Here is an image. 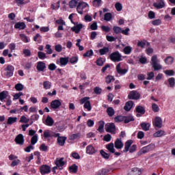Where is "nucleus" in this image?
<instances>
[{
    "label": "nucleus",
    "instance_id": "f257e3e1",
    "mask_svg": "<svg viewBox=\"0 0 175 175\" xmlns=\"http://www.w3.org/2000/svg\"><path fill=\"white\" fill-rule=\"evenodd\" d=\"M133 141L132 139H129L124 144V150L123 152H128L129 151L131 153L135 152L136 151V148H137L136 145H133Z\"/></svg>",
    "mask_w": 175,
    "mask_h": 175
},
{
    "label": "nucleus",
    "instance_id": "f03ea898",
    "mask_svg": "<svg viewBox=\"0 0 175 175\" xmlns=\"http://www.w3.org/2000/svg\"><path fill=\"white\" fill-rule=\"evenodd\" d=\"M77 11L79 14H83L84 13L88 12V5L85 2L79 3L77 7Z\"/></svg>",
    "mask_w": 175,
    "mask_h": 175
},
{
    "label": "nucleus",
    "instance_id": "7ed1b4c3",
    "mask_svg": "<svg viewBox=\"0 0 175 175\" xmlns=\"http://www.w3.org/2000/svg\"><path fill=\"white\" fill-rule=\"evenodd\" d=\"M151 61L152 66L154 70H161V69H162V66L158 64V57H157V55H154L152 57Z\"/></svg>",
    "mask_w": 175,
    "mask_h": 175
},
{
    "label": "nucleus",
    "instance_id": "20e7f679",
    "mask_svg": "<svg viewBox=\"0 0 175 175\" xmlns=\"http://www.w3.org/2000/svg\"><path fill=\"white\" fill-rule=\"evenodd\" d=\"M109 57L110 59L113 62H120V61H122V55H121L118 51L112 53Z\"/></svg>",
    "mask_w": 175,
    "mask_h": 175
},
{
    "label": "nucleus",
    "instance_id": "39448f33",
    "mask_svg": "<svg viewBox=\"0 0 175 175\" xmlns=\"http://www.w3.org/2000/svg\"><path fill=\"white\" fill-rule=\"evenodd\" d=\"M14 72V66L12 65H8L5 68H4V76L5 77H12Z\"/></svg>",
    "mask_w": 175,
    "mask_h": 175
},
{
    "label": "nucleus",
    "instance_id": "423d86ee",
    "mask_svg": "<svg viewBox=\"0 0 175 175\" xmlns=\"http://www.w3.org/2000/svg\"><path fill=\"white\" fill-rule=\"evenodd\" d=\"M105 131L114 135L116 133V124L114 123H107L105 124Z\"/></svg>",
    "mask_w": 175,
    "mask_h": 175
},
{
    "label": "nucleus",
    "instance_id": "0eeeda50",
    "mask_svg": "<svg viewBox=\"0 0 175 175\" xmlns=\"http://www.w3.org/2000/svg\"><path fill=\"white\" fill-rule=\"evenodd\" d=\"M40 172L42 175L49 174L51 172V168L47 165H42L40 167Z\"/></svg>",
    "mask_w": 175,
    "mask_h": 175
},
{
    "label": "nucleus",
    "instance_id": "6e6552de",
    "mask_svg": "<svg viewBox=\"0 0 175 175\" xmlns=\"http://www.w3.org/2000/svg\"><path fill=\"white\" fill-rule=\"evenodd\" d=\"M59 133H55L53 131L50 130H45L44 131V139H47L49 137H58L59 136Z\"/></svg>",
    "mask_w": 175,
    "mask_h": 175
},
{
    "label": "nucleus",
    "instance_id": "1a4fd4ad",
    "mask_svg": "<svg viewBox=\"0 0 175 175\" xmlns=\"http://www.w3.org/2000/svg\"><path fill=\"white\" fill-rule=\"evenodd\" d=\"M124 68V63H119L116 66V71L119 75H126V73L128 72V70L126 68Z\"/></svg>",
    "mask_w": 175,
    "mask_h": 175
},
{
    "label": "nucleus",
    "instance_id": "9d476101",
    "mask_svg": "<svg viewBox=\"0 0 175 175\" xmlns=\"http://www.w3.org/2000/svg\"><path fill=\"white\" fill-rule=\"evenodd\" d=\"M128 97L129 99H134L135 100H137V99L140 98V94H139V92L135 90H133L130 92Z\"/></svg>",
    "mask_w": 175,
    "mask_h": 175
},
{
    "label": "nucleus",
    "instance_id": "9b49d317",
    "mask_svg": "<svg viewBox=\"0 0 175 175\" xmlns=\"http://www.w3.org/2000/svg\"><path fill=\"white\" fill-rule=\"evenodd\" d=\"M55 164L57 167H59V170H62V169H64L62 166L65 165V161H64V157L56 159L55 161Z\"/></svg>",
    "mask_w": 175,
    "mask_h": 175
},
{
    "label": "nucleus",
    "instance_id": "f8f14e48",
    "mask_svg": "<svg viewBox=\"0 0 175 175\" xmlns=\"http://www.w3.org/2000/svg\"><path fill=\"white\" fill-rule=\"evenodd\" d=\"M162 118L159 116H157L153 122V125L156 126V128H161L162 126Z\"/></svg>",
    "mask_w": 175,
    "mask_h": 175
},
{
    "label": "nucleus",
    "instance_id": "ddd939ff",
    "mask_svg": "<svg viewBox=\"0 0 175 175\" xmlns=\"http://www.w3.org/2000/svg\"><path fill=\"white\" fill-rule=\"evenodd\" d=\"M153 6L156 8V9H163L165 8V1L163 0H159L157 3H153Z\"/></svg>",
    "mask_w": 175,
    "mask_h": 175
},
{
    "label": "nucleus",
    "instance_id": "4468645a",
    "mask_svg": "<svg viewBox=\"0 0 175 175\" xmlns=\"http://www.w3.org/2000/svg\"><path fill=\"white\" fill-rule=\"evenodd\" d=\"M15 142L16 144H20V146H23L24 144V136L23 134L18 135L15 138Z\"/></svg>",
    "mask_w": 175,
    "mask_h": 175
},
{
    "label": "nucleus",
    "instance_id": "2eb2a0df",
    "mask_svg": "<svg viewBox=\"0 0 175 175\" xmlns=\"http://www.w3.org/2000/svg\"><path fill=\"white\" fill-rule=\"evenodd\" d=\"M62 105V103L59 100H54L51 103V107L55 109H58Z\"/></svg>",
    "mask_w": 175,
    "mask_h": 175
},
{
    "label": "nucleus",
    "instance_id": "dca6fc26",
    "mask_svg": "<svg viewBox=\"0 0 175 175\" xmlns=\"http://www.w3.org/2000/svg\"><path fill=\"white\" fill-rule=\"evenodd\" d=\"M36 68L38 72H44L46 68V63H44L43 62H38L37 63Z\"/></svg>",
    "mask_w": 175,
    "mask_h": 175
},
{
    "label": "nucleus",
    "instance_id": "f3484780",
    "mask_svg": "<svg viewBox=\"0 0 175 175\" xmlns=\"http://www.w3.org/2000/svg\"><path fill=\"white\" fill-rule=\"evenodd\" d=\"M96 150H95V148L92 145H89L86 147V154H89L90 155H92L94 154H96Z\"/></svg>",
    "mask_w": 175,
    "mask_h": 175
},
{
    "label": "nucleus",
    "instance_id": "a211bd4d",
    "mask_svg": "<svg viewBox=\"0 0 175 175\" xmlns=\"http://www.w3.org/2000/svg\"><path fill=\"white\" fill-rule=\"evenodd\" d=\"M115 148H117V150H121V148H122V147H124V144L122 143V141L121 140V139H117L115 141Z\"/></svg>",
    "mask_w": 175,
    "mask_h": 175
},
{
    "label": "nucleus",
    "instance_id": "6ab92c4d",
    "mask_svg": "<svg viewBox=\"0 0 175 175\" xmlns=\"http://www.w3.org/2000/svg\"><path fill=\"white\" fill-rule=\"evenodd\" d=\"M133 107V101L129 100L126 103L124 109L125 111H131V109Z\"/></svg>",
    "mask_w": 175,
    "mask_h": 175
},
{
    "label": "nucleus",
    "instance_id": "aec40b11",
    "mask_svg": "<svg viewBox=\"0 0 175 175\" xmlns=\"http://www.w3.org/2000/svg\"><path fill=\"white\" fill-rule=\"evenodd\" d=\"M82 29H83V24H79L72 27L71 31H72V32H75V33H79L80 31H81Z\"/></svg>",
    "mask_w": 175,
    "mask_h": 175
},
{
    "label": "nucleus",
    "instance_id": "412c9836",
    "mask_svg": "<svg viewBox=\"0 0 175 175\" xmlns=\"http://www.w3.org/2000/svg\"><path fill=\"white\" fill-rule=\"evenodd\" d=\"M44 124L48 126H53V125H54V120L50 116H48Z\"/></svg>",
    "mask_w": 175,
    "mask_h": 175
},
{
    "label": "nucleus",
    "instance_id": "4be33fe9",
    "mask_svg": "<svg viewBox=\"0 0 175 175\" xmlns=\"http://www.w3.org/2000/svg\"><path fill=\"white\" fill-rule=\"evenodd\" d=\"M25 23L24 22H18L14 25L16 29H25Z\"/></svg>",
    "mask_w": 175,
    "mask_h": 175
},
{
    "label": "nucleus",
    "instance_id": "5701e85b",
    "mask_svg": "<svg viewBox=\"0 0 175 175\" xmlns=\"http://www.w3.org/2000/svg\"><path fill=\"white\" fill-rule=\"evenodd\" d=\"M106 148L111 154H114L116 149H114V144L110 143L106 145Z\"/></svg>",
    "mask_w": 175,
    "mask_h": 175
},
{
    "label": "nucleus",
    "instance_id": "b1692460",
    "mask_svg": "<svg viewBox=\"0 0 175 175\" xmlns=\"http://www.w3.org/2000/svg\"><path fill=\"white\" fill-rule=\"evenodd\" d=\"M146 44H147V46H150V42L146 40L138 41L137 46L138 47H141V49H144V47H146Z\"/></svg>",
    "mask_w": 175,
    "mask_h": 175
},
{
    "label": "nucleus",
    "instance_id": "393cba45",
    "mask_svg": "<svg viewBox=\"0 0 175 175\" xmlns=\"http://www.w3.org/2000/svg\"><path fill=\"white\" fill-rule=\"evenodd\" d=\"M66 142V137H57V143L59 146H64L65 142Z\"/></svg>",
    "mask_w": 175,
    "mask_h": 175
},
{
    "label": "nucleus",
    "instance_id": "a878e982",
    "mask_svg": "<svg viewBox=\"0 0 175 175\" xmlns=\"http://www.w3.org/2000/svg\"><path fill=\"white\" fill-rule=\"evenodd\" d=\"M166 133L163 130H159L153 134L154 137H162V136H165Z\"/></svg>",
    "mask_w": 175,
    "mask_h": 175
},
{
    "label": "nucleus",
    "instance_id": "bb28decb",
    "mask_svg": "<svg viewBox=\"0 0 175 175\" xmlns=\"http://www.w3.org/2000/svg\"><path fill=\"white\" fill-rule=\"evenodd\" d=\"M142 174V171L138 168H133L131 171L129 173V175H140Z\"/></svg>",
    "mask_w": 175,
    "mask_h": 175
},
{
    "label": "nucleus",
    "instance_id": "cd10ccee",
    "mask_svg": "<svg viewBox=\"0 0 175 175\" xmlns=\"http://www.w3.org/2000/svg\"><path fill=\"white\" fill-rule=\"evenodd\" d=\"M69 62V57H60L59 63L62 66H65Z\"/></svg>",
    "mask_w": 175,
    "mask_h": 175
},
{
    "label": "nucleus",
    "instance_id": "c85d7f7f",
    "mask_svg": "<svg viewBox=\"0 0 175 175\" xmlns=\"http://www.w3.org/2000/svg\"><path fill=\"white\" fill-rule=\"evenodd\" d=\"M20 36V39L21 40H22V42H23L24 43H28L29 42V38H28V36H27L24 33H21L19 35Z\"/></svg>",
    "mask_w": 175,
    "mask_h": 175
},
{
    "label": "nucleus",
    "instance_id": "c756f323",
    "mask_svg": "<svg viewBox=\"0 0 175 175\" xmlns=\"http://www.w3.org/2000/svg\"><path fill=\"white\" fill-rule=\"evenodd\" d=\"M142 129L143 131H150V123H146V122H142L140 124Z\"/></svg>",
    "mask_w": 175,
    "mask_h": 175
},
{
    "label": "nucleus",
    "instance_id": "7c9ffc66",
    "mask_svg": "<svg viewBox=\"0 0 175 175\" xmlns=\"http://www.w3.org/2000/svg\"><path fill=\"white\" fill-rule=\"evenodd\" d=\"M79 1H80V0H71L69 2V8L70 9H75V8H76V6H77V3H79Z\"/></svg>",
    "mask_w": 175,
    "mask_h": 175
},
{
    "label": "nucleus",
    "instance_id": "2f4dec72",
    "mask_svg": "<svg viewBox=\"0 0 175 175\" xmlns=\"http://www.w3.org/2000/svg\"><path fill=\"white\" fill-rule=\"evenodd\" d=\"M135 111L137 113H139V114H144V113H146V109H144V107L140 105L136 107Z\"/></svg>",
    "mask_w": 175,
    "mask_h": 175
},
{
    "label": "nucleus",
    "instance_id": "473e14b6",
    "mask_svg": "<svg viewBox=\"0 0 175 175\" xmlns=\"http://www.w3.org/2000/svg\"><path fill=\"white\" fill-rule=\"evenodd\" d=\"M132 121H135V118L133 116L129 115L127 116H124V124H129V122Z\"/></svg>",
    "mask_w": 175,
    "mask_h": 175
},
{
    "label": "nucleus",
    "instance_id": "72a5a7b5",
    "mask_svg": "<svg viewBox=\"0 0 175 175\" xmlns=\"http://www.w3.org/2000/svg\"><path fill=\"white\" fill-rule=\"evenodd\" d=\"M123 53H124L126 55H129L131 53H132V46H126L123 49Z\"/></svg>",
    "mask_w": 175,
    "mask_h": 175
},
{
    "label": "nucleus",
    "instance_id": "f704fd0d",
    "mask_svg": "<svg viewBox=\"0 0 175 175\" xmlns=\"http://www.w3.org/2000/svg\"><path fill=\"white\" fill-rule=\"evenodd\" d=\"M14 122H17V118L16 117H10L8 119L7 124L8 125H12L14 124Z\"/></svg>",
    "mask_w": 175,
    "mask_h": 175
},
{
    "label": "nucleus",
    "instance_id": "c9c22d12",
    "mask_svg": "<svg viewBox=\"0 0 175 175\" xmlns=\"http://www.w3.org/2000/svg\"><path fill=\"white\" fill-rule=\"evenodd\" d=\"M107 113L109 117H113V116H114V114L116 113V111H114V109H113V107H108L107 109Z\"/></svg>",
    "mask_w": 175,
    "mask_h": 175
},
{
    "label": "nucleus",
    "instance_id": "e433bc0d",
    "mask_svg": "<svg viewBox=\"0 0 175 175\" xmlns=\"http://www.w3.org/2000/svg\"><path fill=\"white\" fill-rule=\"evenodd\" d=\"M110 172V169H106V168H103L101 170L98 172V175H106L107 174V173Z\"/></svg>",
    "mask_w": 175,
    "mask_h": 175
},
{
    "label": "nucleus",
    "instance_id": "4c0bfd02",
    "mask_svg": "<svg viewBox=\"0 0 175 175\" xmlns=\"http://www.w3.org/2000/svg\"><path fill=\"white\" fill-rule=\"evenodd\" d=\"M114 80H116V79L111 75H108L105 77V83H107V84H110V83L114 81Z\"/></svg>",
    "mask_w": 175,
    "mask_h": 175
},
{
    "label": "nucleus",
    "instance_id": "58836bf2",
    "mask_svg": "<svg viewBox=\"0 0 175 175\" xmlns=\"http://www.w3.org/2000/svg\"><path fill=\"white\" fill-rule=\"evenodd\" d=\"M103 128H105V122L103 120H100L98 122V132H100V133L103 132Z\"/></svg>",
    "mask_w": 175,
    "mask_h": 175
},
{
    "label": "nucleus",
    "instance_id": "ea45409f",
    "mask_svg": "<svg viewBox=\"0 0 175 175\" xmlns=\"http://www.w3.org/2000/svg\"><path fill=\"white\" fill-rule=\"evenodd\" d=\"M43 86L44 90H50L51 88V82L49 81H44Z\"/></svg>",
    "mask_w": 175,
    "mask_h": 175
},
{
    "label": "nucleus",
    "instance_id": "a19ab883",
    "mask_svg": "<svg viewBox=\"0 0 175 175\" xmlns=\"http://www.w3.org/2000/svg\"><path fill=\"white\" fill-rule=\"evenodd\" d=\"M109 53V48L105 46L103 49H100L99 50V53L100 55H105V54H107Z\"/></svg>",
    "mask_w": 175,
    "mask_h": 175
},
{
    "label": "nucleus",
    "instance_id": "79ce46f5",
    "mask_svg": "<svg viewBox=\"0 0 175 175\" xmlns=\"http://www.w3.org/2000/svg\"><path fill=\"white\" fill-rule=\"evenodd\" d=\"M100 155H102L103 158H105V159H109L110 158V154L106 152H105L103 150H101L100 151Z\"/></svg>",
    "mask_w": 175,
    "mask_h": 175
},
{
    "label": "nucleus",
    "instance_id": "37998d69",
    "mask_svg": "<svg viewBox=\"0 0 175 175\" xmlns=\"http://www.w3.org/2000/svg\"><path fill=\"white\" fill-rule=\"evenodd\" d=\"M114 120H115V122H122V121L125 122V116H116L115 117Z\"/></svg>",
    "mask_w": 175,
    "mask_h": 175
},
{
    "label": "nucleus",
    "instance_id": "c03bdc74",
    "mask_svg": "<svg viewBox=\"0 0 175 175\" xmlns=\"http://www.w3.org/2000/svg\"><path fill=\"white\" fill-rule=\"evenodd\" d=\"M174 61V59L172 57H167L165 59V64H167V65H172V64H173V62Z\"/></svg>",
    "mask_w": 175,
    "mask_h": 175
},
{
    "label": "nucleus",
    "instance_id": "a18cd8bd",
    "mask_svg": "<svg viewBox=\"0 0 175 175\" xmlns=\"http://www.w3.org/2000/svg\"><path fill=\"white\" fill-rule=\"evenodd\" d=\"M83 107L84 109H87L88 111H91V103L90 101H87L84 103Z\"/></svg>",
    "mask_w": 175,
    "mask_h": 175
},
{
    "label": "nucleus",
    "instance_id": "49530a36",
    "mask_svg": "<svg viewBox=\"0 0 175 175\" xmlns=\"http://www.w3.org/2000/svg\"><path fill=\"white\" fill-rule=\"evenodd\" d=\"M77 169H78V167L75 164L71 165L69 167L70 172H71L72 173H77Z\"/></svg>",
    "mask_w": 175,
    "mask_h": 175
},
{
    "label": "nucleus",
    "instance_id": "de8ad7c7",
    "mask_svg": "<svg viewBox=\"0 0 175 175\" xmlns=\"http://www.w3.org/2000/svg\"><path fill=\"white\" fill-rule=\"evenodd\" d=\"M19 122H22V123H24V124H27V122H29V119L27 118V117H25V116H22L21 117Z\"/></svg>",
    "mask_w": 175,
    "mask_h": 175
},
{
    "label": "nucleus",
    "instance_id": "09e8293b",
    "mask_svg": "<svg viewBox=\"0 0 175 175\" xmlns=\"http://www.w3.org/2000/svg\"><path fill=\"white\" fill-rule=\"evenodd\" d=\"M33 41L38 42V43H40V42H42V36H40L39 33H37L33 38Z\"/></svg>",
    "mask_w": 175,
    "mask_h": 175
},
{
    "label": "nucleus",
    "instance_id": "8fccbe9b",
    "mask_svg": "<svg viewBox=\"0 0 175 175\" xmlns=\"http://www.w3.org/2000/svg\"><path fill=\"white\" fill-rule=\"evenodd\" d=\"M113 30L116 34L122 33V29L118 26L113 27Z\"/></svg>",
    "mask_w": 175,
    "mask_h": 175
},
{
    "label": "nucleus",
    "instance_id": "3c124183",
    "mask_svg": "<svg viewBox=\"0 0 175 175\" xmlns=\"http://www.w3.org/2000/svg\"><path fill=\"white\" fill-rule=\"evenodd\" d=\"M8 98V94H6V92L3 91L0 92V100L2 102L3 99H6Z\"/></svg>",
    "mask_w": 175,
    "mask_h": 175
},
{
    "label": "nucleus",
    "instance_id": "603ef678",
    "mask_svg": "<svg viewBox=\"0 0 175 175\" xmlns=\"http://www.w3.org/2000/svg\"><path fill=\"white\" fill-rule=\"evenodd\" d=\"M111 18H112V16H111V14H110L109 12L106 13L104 16V20L105 21H110Z\"/></svg>",
    "mask_w": 175,
    "mask_h": 175
},
{
    "label": "nucleus",
    "instance_id": "864d4df0",
    "mask_svg": "<svg viewBox=\"0 0 175 175\" xmlns=\"http://www.w3.org/2000/svg\"><path fill=\"white\" fill-rule=\"evenodd\" d=\"M31 143L32 146L38 143V135H35L31 137Z\"/></svg>",
    "mask_w": 175,
    "mask_h": 175
},
{
    "label": "nucleus",
    "instance_id": "5fc2aeb1",
    "mask_svg": "<svg viewBox=\"0 0 175 175\" xmlns=\"http://www.w3.org/2000/svg\"><path fill=\"white\" fill-rule=\"evenodd\" d=\"M15 90L16 91H23L24 90V85L21 83H18L15 85Z\"/></svg>",
    "mask_w": 175,
    "mask_h": 175
},
{
    "label": "nucleus",
    "instance_id": "6e6d98bb",
    "mask_svg": "<svg viewBox=\"0 0 175 175\" xmlns=\"http://www.w3.org/2000/svg\"><path fill=\"white\" fill-rule=\"evenodd\" d=\"M152 109L154 113H158V111H159V107L158 106V105L153 103L152 105Z\"/></svg>",
    "mask_w": 175,
    "mask_h": 175
},
{
    "label": "nucleus",
    "instance_id": "4d7b16f0",
    "mask_svg": "<svg viewBox=\"0 0 175 175\" xmlns=\"http://www.w3.org/2000/svg\"><path fill=\"white\" fill-rule=\"evenodd\" d=\"M45 49H46V54H53V49H51V45L46 44Z\"/></svg>",
    "mask_w": 175,
    "mask_h": 175
},
{
    "label": "nucleus",
    "instance_id": "13d9d810",
    "mask_svg": "<svg viewBox=\"0 0 175 175\" xmlns=\"http://www.w3.org/2000/svg\"><path fill=\"white\" fill-rule=\"evenodd\" d=\"M147 152H150L148 150V148H147V146H144L143 147L140 151H139V154L142 155V154H147Z\"/></svg>",
    "mask_w": 175,
    "mask_h": 175
},
{
    "label": "nucleus",
    "instance_id": "bf43d9fd",
    "mask_svg": "<svg viewBox=\"0 0 175 175\" xmlns=\"http://www.w3.org/2000/svg\"><path fill=\"white\" fill-rule=\"evenodd\" d=\"M77 61H79L77 56H73L70 59V64H77Z\"/></svg>",
    "mask_w": 175,
    "mask_h": 175
},
{
    "label": "nucleus",
    "instance_id": "052dcab7",
    "mask_svg": "<svg viewBox=\"0 0 175 175\" xmlns=\"http://www.w3.org/2000/svg\"><path fill=\"white\" fill-rule=\"evenodd\" d=\"M20 162H21L20 159H16V160H14L12 162L10 166H12V167H14V166H17V165H19Z\"/></svg>",
    "mask_w": 175,
    "mask_h": 175
},
{
    "label": "nucleus",
    "instance_id": "680f3d73",
    "mask_svg": "<svg viewBox=\"0 0 175 175\" xmlns=\"http://www.w3.org/2000/svg\"><path fill=\"white\" fill-rule=\"evenodd\" d=\"M38 57L40 59H44L46 58V53L39 51L38 53Z\"/></svg>",
    "mask_w": 175,
    "mask_h": 175
},
{
    "label": "nucleus",
    "instance_id": "e2e57ef3",
    "mask_svg": "<svg viewBox=\"0 0 175 175\" xmlns=\"http://www.w3.org/2000/svg\"><path fill=\"white\" fill-rule=\"evenodd\" d=\"M23 66H24V69H27V70L31 69V68H32V62H27L23 65Z\"/></svg>",
    "mask_w": 175,
    "mask_h": 175
},
{
    "label": "nucleus",
    "instance_id": "0e129e2a",
    "mask_svg": "<svg viewBox=\"0 0 175 175\" xmlns=\"http://www.w3.org/2000/svg\"><path fill=\"white\" fill-rule=\"evenodd\" d=\"M94 55V51L92 50L88 51L83 54V57H92Z\"/></svg>",
    "mask_w": 175,
    "mask_h": 175
},
{
    "label": "nucleus",
    "instance_id": "69168bd1",
    "mask_svg": "<svg viewBox=\"0 0 175 175\" xmlns=\"http://www.w3.org/2000/svg\"><path fill=\"white\" fill-rule=\"evenodd\" d=\"M40 150L41 151H47V150H49V147L47 146H46V144H42L40 146Z\"/></svg>",
    "mask_w": 175,
    "mask_h": 175
},
{
    "label": "nucleus",
    "instance_id": "338daca9",
    "mask_svg": "<svg viewBox=\"0 0 175 175\" xmlns=\"http://www.w3.org/2000/svg\"><path fill=\"white\" fill-rule=\"evenodd\" d=\"M101 29L103 31V32H110V27L109 26H101Z\"/></svg>",
    "mask_w": 175,
    "mask_h": 175
},
{
    "label": "nucleus",
    "instance_id": "774afa93",
    "mask_svg": "<svg viewBox=\"0 0 175 175\" xmlns=\"http://www.w3.org/2000/svg\"><path fill=\"white\" fill-rule=\"evenodd\" d=\"M103 140L105 142H110L111 140V135L110 134H107L104 136Z\"/></svg>",
    "mask_w": 175,
    "mask_h": 175
}]
</instances>
